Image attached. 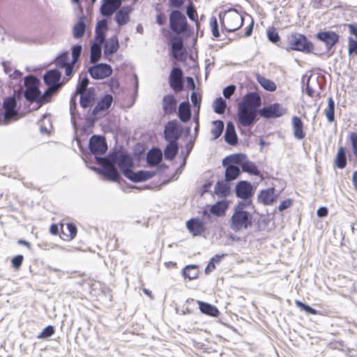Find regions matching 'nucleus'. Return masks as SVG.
Returning <instances> with one entry per match:
<instances>
[{
  "mask_svg": "<svg viewBox=\"0 0 357 357\" xmlns=\"http://www.w3.org/2000/svg\"><path fill=\"white\" fill-rule=\"evenodd\" d=\"M85 30H86V24L84 23V18L80 17L77 23H76L73 26V37L77 39L82 38L85 33Z\"/></svg>",
  "mask_w": 357,
  "mask_h": 357,
  "instance_id": "obj_34",
  "label": "nucleus"
},
{
  "mask_svg": "<svg viewBox=\"0 0 357 357\" xmlns=\"http://www.w3.org/2000/svg\"><path fill=\"white\" fill-rule=\"evenodd\" d=\"M240 169L234 165H227L225 169V180L226 181H231L236 179L240 174Z\"/></svg>",
  "mask_w": 357,
  "mask_h": 357,
  "instance_id": "obj_35",
  "label": "nucleus"
},
{
  "mask_svg": "<svg viewBox=\"0 0 357 357\" xmlns=\"http://www.w3.org/2000/svg\"><path fill=\"white\" fill-rule=\"evenodd\" d=\"M258 111L238 105V118L240 123L245 127L251 126L256 120Z\"/></svg>",
  "mask_w": 357,
  "mask_h": 357,
  "instance_id": "obj_7",
  "label": "nucleus"
},
{
  "mask_svg": "<svg viewBox=\"0 0 357 357\" xmlns=\"http://www.w3.org/2000/svg\"><path fill=\"white\" fill-rule=\"evenodd\" d=\"M295 304L298 307L301 308L302 310L305 311L307 314H317V311L315 309L312 308L310 305H307L302 303L300 301L296 300L295 301Z\"/></svg>",
  "mask_w": 357,
  "mask_h": 357,
  "instance_id": "obj_51",
  "label": "nucleus"
},
{
  "mask_svg": "<svg viewBox=\"0 0 357 357\" xmlns=\"http://www.w3.org/2000/svg\"><path fill=\"white\" fill-rule=\"evenodd\" d=\"M324 114L329 123L335 121V101L332 97L328 98V105L324 109Z\"/></svg>",
  "mask_w": 357,
  "mask_h": 357,
  "instance_id": "obj_37",
  "label": "nucleus"
},
{
  "mask_svg": "<svg viewBox=\"0 0 357 357\" xmlns=\"http://www.w3.org/2000/svg\"><path fill=\"white\" fill-rule=\"evenodd\" d=\"M259 82L261 86L267 91H274L276 89L275 83L269 79L262 77L259 79Z\"/></svg>",
  "mask_w": 357,
  "mask_h": 357,
  "instance_id": "obj_50",
  "label": "nucleus"
},
{
  "mask_svg": "<svg viewBox=\"0 0 357 357\" xmlns=\"http://www.w3.org/2000/svg\"><path fill=\"white\" fill-rule=\"evenodd\" d=\"M191 101L195 107H199L200 100L197 96V94L193 91L190 96Z\"/></svg>",
  "mask_w": 357,
  "mask_h": 357,
  "instance_id": "obj_64",
  "label": "nucleus"
},
{
  "mask_svg": "<svg viewBox=\"0 0 357 357\" xmlns=\"http://www.w3.org/2000/svg\"><path fill=\"white\" fill-rule=\"evenodd\" d=\"M102 43H100L96 41L93 44H92L91 47V56L90 60L93 63H96L100 58L101 56V44Z\"/></svg>",
  "mask_w": 357,
  "mask_h": 357,
  "instance_id": "obj_38",
  "label": "nucleus"
},
{
  "mask_svg": "<svg viewBox=\"0 0 357 357\" xmlns=\"http://www.w3.org/2000/svg\"><path fill=\"white\" fill-rule=\"evenodd\" d=\"M292 204V202L291 199H286L281 202L280 204L278 209L280 211H282L284 209L288 208Z\"/></svg>",
  "mask_w": 357,
  "mask_h": 357,
  "instance_id": "obj_62",
  "label": "nucleus"
},
{
  "mask_svg": "<svg viewBox=\"0 0 357 357\" xmlns=\"http://www.w3.org/2000/svg\"><path fill=\"white\" fill-rule=\"evenodd\" d=\"M176 125V122L170 121L166 126L165 130V136L167 140L176 141L177 139Z\"/></svg>",
  "mask_w": 357,
  "mask_h": 357,
  "instance_id": "obj_36",
  "label": "nucleus"
},
{
  "mask_svg": "<svg viewBox=\"0 0 357 357\" xmlns=\"http://www.w3.org/2000/svg\"><path fill=\"white\" fill-rule=\"evenodd\" d=\"M91 76L96 79H104L112 73V67L106 63L96 64L89 68Z\"/></svg>",
  "mask_w": 357,
  "mask_h": 357,
  "instance_id": "obj_11",
  "label": "nucleus"
},
{
  "mask_svg": "<svg viewBox=\"0 0 357 357\" xmlns=\"http://www.w3.org/2000/svg\"><path fill=\"white\" fill-rule=\"evenodd\" d=\"M185 0H169V6L172 8H179L183 6Z\"/></svg>",
  "mask_w": 357,
  "mask_h": 357,
  "instance_id": "obj_61",
  "label": "nucleus"
},
{
  "mask_svg": "<svg viewBox=\"0 0 357 357\" xmlns=\"http://www.w3.org/2000/svg\"><path fill=\"white\" fill-rule=\"evenodd\" d=\"M288 44L290 49L293 50L309 52L312 49V43L307 38L297 33L288 36Z\"/></svg>",
  "mask_w": 357,
  "mask_h": 357,
  "instance_id": "obj_5",
  "label": "nucleus"
},
{
  "mask_svg": "<svg viewBox=\"0 0 357 357\" xmlns=\"http://www.w3.org/2000/svg\"><path fill=\"white\" fill-rule=\"evenodd\" d=\"M219 17L222 26L228 32L235 31L243 25V18L241 13L234 8L220 13Z\"/></svg>",
  "mask_w": 357,
  "mask_h": 357,
  "instance_id": "obj_3",
  "label": "nucleus"
},
{
  "mask_svg": "<svg viewBox=\"0 0 357 357\" xmlns=\"http://www.w3.org/2000/svg\"><path fill=\"white\" fill-rule=\"evenodd\" d=\"M186 13L188 16V17L192 20V21H195L196 20V17H197V12L193 6V5L192 3H190L188 8H187V11H186Z\"/></svg>",
  "mask_w": 357,
  "mask_h": 357,
  "instance_id": "obj_59",
  "label": "nucleus"
},
{
  "mask_svg": "<svg viewBox=\"0 0 357 357\" xmlns=\"http://www.w3.org/2000/svg\"><path fill=\"white\" fill-rule=\"evenodd\" d=\"M350 141L352 146L353 153L357 157V133L351 132L350 135Z\"/></svg>",
  "mask_w": 357,
  "mask_h": 357,
  "instance_id": "obj_58",
  "label": "nucleus"
},
{
  "mask_svg": "<svg viewBox=\"0 0 357 357\" xmlns=\"http://www.w3.org/2000/svg\"><path fill=\"white\" fill-rule=\"evenodd\" d=\"M66 228L70 233V237L72 238H74L77 234L76 227L73 224L69 223L66 225Z\"/></svg>",
  "mask_w": 357,
  "mask_h": 357,
  "instance_id": "obj_63",
  "label": "nucleus"
},
{
  "mask_svg": "<svg viewBox=\"0 0 357 357\" xmlns=\"http://www.w3.org/2000/svg\"><path fill=\"white\" fill-rule=\"evenodd\" d=\"M170 28L176 33H181L186 31L188 22L185 16L179 10H172L169 15Z\"/></svg>",
  "mask_w": 357,
  "mask_h": 357,
  "instance_id": "obj_6",
  "label": "nucleus"
},
{
  "mask_svg": "<svg viewBox=\"0 0 357 357\" xmlns=\"http://www.w3.org/2000/svg\"><path fill=\"white\" fill-rule=\"evenodd\" d=\"M171 45L172 50V56L178 61L183 59V43L180 37H173L171 38Z\"/></svg>",
  "mask_w": 357,
  "mask_h": 357,
  "instance_id": "obj_19",
  "label": "nucleus"
},
{
  "mask_svg": "<svg viewBox=\"0 0 357 357\" xmlns=\"http://www.w3.org/2000/svg\"><path fill=\"white\" fill-rule=\"evenodd\" d=\"M107 28V23L105 20L99 21L96 26V40L103 43L105 38V31Z\"/></svg>",
  "mask_w": 357,
  "mask_h": 357,
  "instance_id": "obj_31",
  "label": "nucleus"
},
{
  "mask_svg": "<svg viewBox=\"0 0 357 357\" xmlns=\"http://www.w3.org/2000/svg\"><path fill=\"white\" fill-rule=\"evenodd\" d=\"M23 260V255H18L11 259V264L13 268H15L16 270H18L21 267Z\"/></svg>",
  "mask_w": 357,
  "mask_h": 357,
  "instance_id": "obj_56",
  "label": "nucleus"
},
{
  "mask_svg": "<svg viewBox=\"0 0 357 357\" xmlns=\"http://www.w3.org/2000/svg\"><path fill=\"white\" fill-rule=\"evenodd\" d=\"M186 227L194 236L201 235L205 230L203 222L197 218L187 221Z\"/></svg>",
  "mask_w": 357,
  "mask_h": 357,
  "instance_id": "obj_22",
  "label": "nucleus"
},
{
  "mask_svg": "<svg viewBox=\"0 0 357 357\" xmlns=\"http://www.w3.org/2000/svg\"><path fill=\"white\" fill-rule=\"evenodd\" d=\"M54 333V328L52 326H47V327H45L43 331L39 334L38 335L37 337L38 339H46V338H48L50 337H51L52 335H53Z\"/></svg>",
  "mask_w": 357,
  "mask_h": 357,
  "instance_id": "obj_52",
  "label": "nucleus"
},
{
  "mask_svg": "<svg viewBox=\"0 0 357 357\" xmlns=\"http://www.w3.org/2000/svg\"><path fill=\"white\" fill-rule=\"evenodd\" d=\"M169 85L176 92L183 90V72L180 68H174L172 70L169 75Z\"/></svg>",
  "mask_w": 357,
  "mask_h": 357,
  "instance_id": "obj_12",
  "label": "nucleus"
},
{
  "mask_svg": "<svg viewBox=\"0 0 357 357\" xmlns=\"http://www.w3.org/2000/svg\"><path fill=\"white\" fill-rule=\"evenodd\" d=\"M227 208V204L226 202L222 201L218 202L211 207L210 211L211 213L217 216H222L225 214Z\"/></svg>",
  "mask_w": 357,
  "mask_h": 357,
  "instance_id": "obj_43",
  "label": "nucleus"
},
{
  "mask_svg": "<svg viewBox=\"0 0 357 357\" xmlns=\"http://www.w3.org/2000/svg\"><path fill=\"white\" fill-rule=\"evenodd\" d=\"M178 117L183 122H187L191 117V110L188 102H183L178 107Z\"/></svg>",
  "mask_w": 357,
  "mask_h": 357,
  "instance_id": "obj_30",
  "label": "nucleus"
},
{
  "mask_svg": "<svg viewBox=\"0 0 357 357\" xmlns=\"http://www.w3.org/2000/svg\"><path fill=\"white\" fill-rule=\"evenodd\" d=\"M131 11L130 7L121 8L115 15V20L119 26L127 24L129 20V14Z\"/></svg>",
  "mask_w": 357,
  "mask_h": 357,
  "instance_id": "obj_29",
  "label": "nucleus"
},
{
  "mask_svg": "<svg viewBox=\"0 0 357 357\" xmlns=\"http://www.w3.org/2000/svg\"><path fill=\"white\" fill-rule=\"evenodd\" d=\"M17 101L14 96H9L4 100L3 107L4 109L5 120H10L17 116V112L15 109Z\"/></svg>",
  "mask_w": 357,
  "mask_h": 357,
  "instance_id": "obj_13",
  "label": "nucleus"
},
{
  "mask_svg": "<svg viewBox=\"0 0 357 357\" xmlns=\"http://www.w3.org/2000/svg\"><path fill=\"white\" fill-rule=\"evenodd\" d=\"M77 96L75 93L72 96L70 100V112L72 116V118H73L75 115V112L76 109V105H77Z\"/></svg>",
  "mask_w": 357,
  "mask_h": 357,
  "instance_id": "obj_57",
  "label": "nucleus"
},
{
  "mask_svg": "<svg viewBox=\"0 0 357 357\" xmlns=\"http://www.w3.org/2000/svg\"><path fill=\"white\" fill-rule=\"evenodd\" d=\"M103 3L100 6V13L105 17L111 16L117 10L121 5L122 0H102Z\"/></svg>",
  "mask_w": 357,
  "mask_h": 357,
  "instance_id": "obj_14",
  "label": "nucleus"
},
{
  "mask_svg": "<svg viewBox=\"0 0 357 357\" xmlns=\"http://www.w3.org/2000/svg\"><path fill=\"white\" fill-rule=\"evenodd\" d=\"M156 172L154 171L140 170L135 172L132 169L130 172L126 173L128 175L126 177L133 182L138 183L153 178Z\"/></svg>",
  "mask_w": 357,
  "mask_h": 357,
  "instance_id": "obj_15",
  "label": "nucleus"
},
{
  "mask_svg": "<svg viewBox=\"0 0 357 357\" xmlns=\"http://www.w3.org/2000/svg\"><path fill=\"white\" fill-rule=\"evenodd\" d=\"M291 124L294 137L296 139H303L305 137V133L303 130V123L301 118L296 116H294L291 118Z\"/></svg>",
  "mask_w": 357,
  "mask_h": 357,
  "instance_id": "obj_21",
  "label": "nucleus"
},
{
  "mask_svg": "<svg viewBox=\"0 0 357 357\" xmlns=\"http://www.w3.org/2000/svg\"><path fill=\"white\" fill-rule=\"evenodd\" d=\"M39 80L33 75H28L24 78L26 91L24 97L30 102L39 103L40 91L38 89Z\"/></svg>",
  "mask_w": 357,
  "mask_h": 357,
  "instance_id": "obj_4",
  "label": "nucleus"
},
{
  "mask_svg": "<svg viewBox=\"0 0 357 357\" xmlns=\"http://www.w3.org/2000/svg\"><path fill=\"white\" fill-rule=\"evenodd\" d=\"M245 158V155L244 154H234L229 155L223 159L222 160V165L223 166H227V164L230 163L229 165L233 164H242L243 162H244Z\"/></svg>",
  "mask_w": 357,
  "mask_h": 357,
  "instance_id": "obj_40",
  "label": "nucleus"
},
{
  "mask_svg": "<svg viewBox=\"0 0 357 357\" xmlns=\"http://www.w3.org/2000/svg\"><path fill=\"white\" fill-rule=\"evenodd\" d=\"M119 44L116 36H113L109 38L105 43L104 54L105 56L112 54L118 51Z\"/></svg>",
  "mask_w": 357,
  "mask_h": 357,
  "instance_id": "obj_25",
  "label": "nucleus"
},
{
  "mask_svg": "<svg viewBox=\"0 0 357 357\" xmlns=\"http://www.w3.org/2000/svg\"><path fill=\"white\" fill-rule=\"evenodd\" d=\"M97 162L102 168L96 171L112 181H117L120 174L116 167L118 165L123 174L126 176L133 167V160L130 155L126 154L113 155L109 158L95 157Z\"/></svg>",
  "mask_w": 357,
  "mask_h": 357,
  "instance_id": "obj_1",
  "label": "nucleus"
},
{
  "mask_svg": "<svg viewBox=\"0 0 357 357\" xmlns=\"http://www.w3.org/2000/svg\"><path fill=\"white\" fill-rule=\"evenodd\" d=\"M261 100L260 96L257 93L250 92L243 97L239 105L257 110L261 105Z\"/></svg>",
  "mask_w": 357,
  "mask_h": 357,
  "instance_id": "obj_16",
  "label": "nucleus"
},
{
  "mask_svg": "<svg viewBox=\"0 0 357 357\" xmlns=\"http://www.w3.org/2000/svg\"><path fill=\"white\" fill-rule=\"evenodd\" d=\"M176 100L172 95L164 96L162 100V108L166 114H172L176 111Z\"/></svg>",
  "mask_w": 357,
  "mask_h": 357,
  "instance_id": "obj_28",
  "label": "nucleus"
},
{
  "mask_svg": "<svg viewBox=\"0 0 357 357\" xmlns=\"http://www.w3.org/2000/svg\"><path fill=\"white\" fill-rule=\"evenodd\" d=\"M112 96L110 94H105L102 98H101L96 107L93 109L91 114V117L93 119H98L102 116H104L112 105Z\"/></svg>",
  "mask_w": 357,
  "mask_h": 357,
  "instance_id": "obj_9",
  "label": "nucleus"
},
{
  "mask_svg": "<svg viewBox=\"0 0 357 357\" xmlns=\"http://www.w3.org/2000/svg\"><path fill=\"white\" fill-rule=\"evenodd\" d=\"M287 110L279 103L271 104L258 111L259 114L266 119L280 117L287 113Z\"/></svg>",
  "mask_w": 357,
  "mask_h": 357,
  "instance_id": "obj_8",
  "label": "nucleus"
},
{
  "mask_svg": "<svg viewBox=\"0 0 357 357\" xmlns=\"http://www.w3.org/2000/svg\"><path fill=\"white\" fill-rule=\"evenodd\" d=\"M197 303L199 304V308L202 313L213 317L218 314L219 311L215 306L200 301H198Z\"/></svg>",
  "mask_w": 357,
  "mask_h": 357,
  "instance_id": "obj_33",
  "label": "nucleus"
},
{
  "mask_svg": "<svg viewBox=\"0 0 357 357\" xmlns=\"http://www.w3.org/2000/svg\"><path fill=\"white\" fill-rule=\"evenodd\" d=\"M59 88V86H48L45 93L43 95L40 94L39 103L44 104L47 102L52 95Z\"/></svg>",
  "mask_w": 357,
  "mask_h": 357,
  "instance_id": "obj_45",
  "label": "nucleus"
},
{
  "mask_svg": "<svg viewBox=\"0 0 357 357\" xmlns=\"http://www.w3.org/2000/svg\"><path fill=\"white\" fill-rule=\"evenodd\" d=\"M178 151V146L176 141H169L164 151V155L167 160H173Z\"/></svg>",
  "mask_w": 357,
  "mask_h": 357,
  "instance_id": "obj_32",
  "label": "nucleus"
},
{
  "mask_svg": "<svg viewBox=\"0 0 357 357\" xmlns=\"http://www.w3.org/2000/svg\"><path fill=\"white\" fill-rule=\"evenodd\" d=\"M210 26L213 36L215 38H218L220 36V32L218 31V20L215 17L213 16L211 17Z\"/></svg>",
  "mask_w": 357,
  "mask_h": 357,
  "instance_id": "obj_54",
  "label": "nucleus"
},
{
  "mask_svg": "<svg viewBox=\"0 0 357 357\" xmlns=\"http://www.w3.org/2000/svg\"><path fill=\"white\" fill-rule=\"evenodd\" d=\"M162 158V152L158 149H152L146 155V161L149 166H156L160 162Z\"/></svg>",
  "mask_w": 357,
  "mask_h": 357,
  "instance_id": "obj_27",
  "label": "nucleus"
},
{
  "mask_svg": "<svg viewBox=\"0 0 357 357\" xmlns=\"http://www.w3.org/2000/svg\"><path fill=\"white\" fill-rule=\"evenodd\" d=\"M236 86L234 85H229L223 89V96L225 98H229L234 93Z\"/></svg>",
  "mask_w": 357,
  "mask_h": 357,
  "instance_id": "obj_60",
  "label": "nucleus"
},
{
  "mask_svg": "<svg viewBox=\"0 0 357 357\" xmlns=\"http://www.w3.org/2000/svg\"><path fill=\"white\" fill-rule=\"evenodd\" d=\"M225 139L226 142L230 145H235L237 143L238 138L235 131V127L231 121H229L227 123Z\"/></svg>",
  "mask_w": 357,
  "mask_h": 357,
  "instance_id": "obj_26",
  "label": "nucleus"
},
{
  "mask_svg": "<svg viewBox=\"0 0 357 357\" xmlns=\"http://www.w3.org/2000/svg\"><path fill=\"white\" fill-rule=\"evenodd\" d=\"M80 96V105L83 108H88L93 105L96 100V91L93 88H89L83 93H77Z\"/></svg>",
  "mask_w": 357,
  "mask_h": 357,
  "instance_id": "obj_20",
  "label": "nucleus"
},
{
  "mask_svg": "<svg viewBox=\"0 0 357 357\" xmlns=\"http://www.w3.org/2000/svg\"><path fill=\"white\" fill-rule=\"evenodd\" d=\"M259 202L264 205H271L276 199L275 195V188H271L267 190L261 191L258 195Z\"/></svg>",
  "mask_w": 357,
  "mask_h": 357,
  "instance_id": "obj_24",
  "label": "nucleus"
},
{
  "mask_svg": "<svg viewBox=\"0 0 357 357\" xmlns=\"http://www.w3.org/2000/svg\"><path fill=\"white\" fill-rule=\"evenodd\" d=\"M82 46L81 45H76L72 47V56H73V64H75L78 61L80 54L82 53Z\"/></svg>",
  "mask_w": 357,
  "mask_h": 357,
  "instance_id": "obj_53",
  "label": "nucleus"
},
{
  "mask_svg": "<svg viewBox=\"0 0 357 357\" xmlns=\"http://www.w3.org/2000/svg\"><path fill=\"white\" fill-rule=\"evenodd\" d=\"M236 194L238 197L247 199L252 196V186L250 183L245 181L238 182L236 186Z\"/></svg>",
  "mask_w": 357,
  "mask_h": 357,
  "instance_id": "obj_17",
  "label": "nucleus"
},
{
  "mask_svg": "<svg viewBox=\"0 0 357 357\" xmlns=\"http://www.w3.org/2000/svg\"><path fill=\"white\" fill-rule=\"evenodd\" d=\"M61 73L56 69L47 71L43 76L44 82L47 86H59V81L61 79Z\"/></svg>",
  "mask_w": 357,
  "mask_h": 357,
  "instance_id": "obj_23",
  "label": "nucleus"
},
{
  "mask_svg": "<svg viewBox=\"0 0 357 357\" xmlns=\"http://www.w3.org/2000/svg\"><path fill=\"white\" fill-rule=\"evenodd\" d=\"M250 202H240L234 208L229 220V227L235 232L247 229L252 225V215L246 211Z\"/></svg>",
  "mask_w": 357,
  "mask_h": 357,
  "instance_id": "obj_2",
  "label": "nucleus"
},
{
  "mask_svg": "<svg viewBox=\"0 0 357 357\" xmlns=\"http://www.w3.org/2000/svg\"><path fill=\"white\" fill-rule=\"evenodd\" d=\"M215 192L221 197H226L229 192V187L225 181H218L215 186Z\"/></svg>",
  "mask_w": 357,
  "mask_h": 357,
  "instance_id": "obj_44",
  "label": "nucleus"
},
{
  "mask_svg": "<svg viewBox=\"0 0 357 357\" xmlns=\"http://www.w3.org/2000/svg\"><path fill=\"white\" fill-rule=\"evenodd\" d=\"M267 36L268 40L273 43L278 42L280 38L278 33L274 28H268L267 29Z\"/></svg>",
  "mask_w": 357,
  "mask_h": 357,
  "instance_id": "obj_55",
  "label": "nucleus"
},
{
  "mask_svg": "<svg viewBox=\"0 0 357 357\" xmlns=\"http://www.w3.org/2000/svg\"><path fill=\"white\" fill-rule=\"evenodd\" d=\"M335 165L339 169H343L347 165V157L345 149L343 146H340L338 149L337 153L335 157Z\"/></svg>",
  "mask_w": 357,
  "mask_h": 357,
  "instance_id": "obj_39",
  "label": "nucleus"
},
{
  "mask_svg": "<svg viewBox=\"0 0 357 357\" xmlns=\"http://www.w3.org/2000/svg\"><path fill=\"white\" fill-rule=\"evenodd\" d=\"M224 123L222 121L216 120L213 121V128L211 129V135H213V139H218L224 130Z\"/></svg>",
  "mask_w": 357,
  "mask_h": 357,
  "instance_id": "obj_42",
  "label": "nucleus"
},
{
  "mask_svg": "<svg viewBox=\"0 0 357 357\" xmlns=\"http://www.w3.org/2000/svg\"><path fill=\"white\" fill-rule=\"evenodd\" d=\"M69 60V56L68 53L67 52L61 53L60 55H59L56 59V65L61 68L63 66H65L66 65L70 64L68 61Z\"/></svg>",
  "mask_w": 357,
  "mask_h": 357,
  "instance_id": "obj_49",
  "label": "nucleus"
},
{
  "mask_svg": "<svg viewBox=\"0 0 357 357\" xmlns=\"http://www.w3.org/2000/svg\"><path fill=\"white\" fill-rule=\"evenodd\" d=\"M183 275L189 280H194L198 275V270L196 266H187L183 270Z\"/></svg>",
  "mask_w": 357,
  "mask_h": 357,
  "instance_id": "obj_47",
  "label": "nucleus"
},
{
  "mask_svg": "<svg viewBox=\"0 0 357 357\" xmlns=\"http://www.w3.org/2000/svg\"><path fill=\"white\" fill-rule=\"evenodd\" d=\"M89 149L91 152L96 155H101L106 152L107 145L104 137L93 135L89 139Z\"/></svg>",
  "mask_w": 357,
  "mask_h": 357,
  "instance_id": "obj_10",
  "label": "nucleus"
},
{
  "mask_svg": "<svg viewBox=\"0 0 357 357\" xmlns=\"http://www.w3.org/2000/svg\"><path fill=\"white\" fill-rule=\"evenodd\" d=\"M226 107V101L221 97L216 98L213 102L214 112L218 114H223L225 111Z\"/></svg>",
  "mask_w": 357,
  "mask_h": 357,
  "instance_id": "obj_46",
  "label": "nucleus"
},
{
  "mask_svg": "<svg viewBox=\"0 0 357 357\" xmlns=\"http://www.w3.org/2000/svg\"><path fill=\"white\" fill-rule=\"evenodd\" d=\"M241 168L243 172H248L252 175H259L260 172L258 170L256 165L251 161L249 160H245L241 164Z\"/></svg>",
  "mask_w": 357,
  "mask_h": 357,
  "instance_id": "obj_41",
  "label": "nucleus"
},
{
  "mask_svg": "<svg viewBox=\"0 0 357 357\" xmlns=\"http://www.w3.org/2000/svg\"><path fill=\"white\" fill-rule=\"evenodd\" d=\"M89 80L86 75L85 77L82 78L80 79V81L78 82L77 87H76V91L75 93L76 94H77V93H83V92H86V90L88 89L87 86L89 85Z\"/></svg>",
  "mask_w": 357,
  "mask_h": 357,
  "instance_id": "obj_48",
  "label": "nucleus"
},
{
  "mask_svg": "<svg viewBox=\"0 0 357 357\" xmlns=\"http://www.w3.org/2000/svg\"><path fill=\"white\" fill-rule=\"evenodd\" d=\"M317 37L319 40L325 43L326 48L330 50L334 45L338 42L339 36L333 31H323L317 33Z\"/></svg>",
  "mask_w": 357,
  "mask_h": 357,
  "instance_id": "obj_18",
  "label": "nucleus"
}]
</instances>
